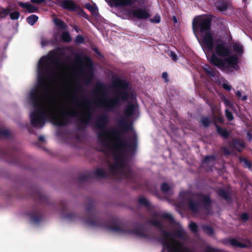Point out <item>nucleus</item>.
I'll return each mask as SVG.
<instances>
[{
	"instance_id": "37",
	"label": "nucleus",
	"mask_w": 252,
	"mask_h": 252,
	"mask_svg": "<svg viewBox=\"0 0 252 252\" xmlns=\"http://www.w3.org/2000/svg\"><path fill=\"white\" fill-rule=\"evenodd\" d=\"M242 161L243 162L245 167H248V168H251V163L247 159H243L242 160Z\"/></svg>"
},
{
	"instance_id": "35",
	"label": "nucleus",
	"mask_w": 252,
	"mask_h": 252,
	"mask_svg": "<svg viewBox=\"0 0 252 252\" xmlns=\"http://www.w3.org/2000/svg\"><path fill=\"white\" fill-rule=\"evenodd\" d=\"M189 226V228H190V230L192 232H196L197 231V226L195 223H194L193 222H191L190 223Z\"/></svg>"
},
{
	"instance_id": "33",
	"label": "nucleus",
	"mask_w": 252,
	"mask_h": 252,
	"mask_svg": "<svg viewBox=\"0 0 252 252\" xmlns=\"http://www.w3.org/2000/svg\"><path fill=\"white\" fill-rule=\"evenodd\" d=\"M175 235L179 238H183L185 236L186 233L182 229H180L175 233Z\"/></svg>"
},
{
	"instance_id": "18",
	"label": "nucleus",
	"mask_w": 252,
	"mask_h": 252,
	"mask_svg": "<svg viewBox=\"0 0 252 252\" xmlns=\"http://www.w3.org/2000/svg\"><path fill=\"white\" fill-rule=\"evenodd\" d=\"M217 127V132L223 137L226 138L229 136V132L225 129L221 128L215 124Z\"/></svg>"
},
{
	"instance_id": "10",
	"label": "nucleus",
	"mask_w": 252,
	"mask_h": 252,
	"mask_svg": "<svg viewBox=\"0 0 252 252\" xmlns=\"http://www.w3.org/2000/svg\"><path fill=\"white\" fill-rule=\"evenodd\" d=\"M131 19H146L150 17V14L145 9L141 8H136L131 12Z\"/></svg>"
},
{
	"instance_id": "44",
	"label": "nucleus",
	"mask_w": 252,
	"mask_h": 252,
	"mask_svg": "<svg viewBox=\"0 0 252 252\" xmlns=\"http://www.w3.org/2000/svg\"><path fill=\"white\" fill-rule=\"evenodd\" d=\"M45 0H31V1L35 4H39L40 3H43Z\"/></svg>"
},
{
	"instance_id": "47",
	"label": "nucleus",
	"mask_w": 252,
	"mask_h": 252,
	"mask_svg": "<svg viewBox=\"0 0 252 252\" xmlns=\"http://www.w3.org/2000/svg\"><path fill=\"white\" fill-rule=\"evenodd\" d=\"M48 43H49L48 41H47L43 38H42L41 41V44L42 46H44L47 45Z\"/></svg>"
},
{
	"instance_id": "12",
	"label": "nucleus",
	"mask_w": 252,
	"mask_h": 252,
	"mask_svg": "<svg viewBox=\"0 0 252 252\" xmlns=\"http://www.w3.org/2000/svg\"><path fill=\"white\" fill-rule=\"evenodd\" d=\"M60 5L64 9L72 11L76 10L79 7L77 3L70 0H61Z\"/></svg>"
},
{
	"instance_id": "16",
	"label": "nucleus",
	"mask_w": 252,
	"mask_h": 252,
	"mask_svg": "<svg viewBox=\"0 0 252 252\" xmlns=\"http://www.w3.org/2000/svg\"><path fill=\"white\" fill-rule=\"evenodd\" d=\"M232 145L239 152L242 151L244 148V144L242 141L234 139L232 141Z\"/></svg>"
},
{
	"instance_id": "60",
	"label": "nucleus",
	"mask_w": 252,
	"mask_h": 252,
	"mask_svg": "<svg viewBox=\"0 0 252 252\" xmlns=\"http://www.w3.org/2000/svg\"><path fill=\"white\" fill-rule=\"evenodd\" d=\"M207 252H213V251H212V250H208V251H207Z\"/></svg>"
},
{
	"instance_id": "39",
	"label": "nucleus",
	"mask_w": 252,
	"mask_h": 252,
	"mask_svg": "<svg viewBox=\"0 0 252 252\" xmlns=\"http://www.w3.org/2000/svg\"><path fill=\"white\" fill-rule=\"evenodd\" d=\"M75 41L77 43H82L84 41V38L81 35H78L76 37Z\"/></svg>"
},
{
	"instance_id": "54",
	"label": "nucleus",
	"mask_w": 252,
	"mask_h": 252,
	"mask_svg": "<svg viewBox=\"0 0 252 252\" xmlns=\"http://www.w3.org/2000/svg\"><path fill=\"white\" fill-rule=\"evenodd\" d=\"M39 141H40L41 142H44L45 140V138L43 136H40L39 137Z\"/></svg>"
},
{
	"instance_id": "26",
	"label": "nucleus",
	"mask_w": 252,
	"mask_h": 252,
	"mask_svg": "<svg viewBox=\"0 0 252 252\" xmlns=\"http://www.w3.org/2000/svg\"><path fill=\"white\" fill-rule=\"evenodd\" d=\"M202 229L204 232L210 236L213 235L214 231L212 228L206 225H203L202 226Z\"/></svg>"
},
{
	"instance_id": "6",
	"label": "nucleus",
	"mask_w": 252,
	"mask_h": 252,
	"mask_svg": "<svg viewBox=\"0 0 252 252\" xmlns=\"http://www.w3.org/2000/svg\"><path fill=\"white\" fill-rule=\"evenodd\" d=\"M160 241L168 252H192L190 249L184 247L182 243L176 240L173 234L166 231L162 232Z\"/></svg>"
},
{
	"instance_id": "27",
	"label": "nucleus",
	"mask_w": 252,
	"mask_h": 252,
	"mask_svg": "<svg viewBox=\"0 0 252 252\" xmlns=\"http://www.w3.org/2000/svg\"><path fill=\"white\" fill-rule=\"evenodd\" d=\"M138 201L140 204H142L146 206H148L150 205L149 201L144 196L140 197L139 198Z\"/></svg>"
},
{
	"instance_id": "56",
	"label": "nucleus",
	"mask_w": 252,
	"mask_h": 252,
	"mask_svg": "<svg viewBox=\"0 0 252 252\" xmlns=\"http://www.w3.org/2000/svg\"><path fill=\"white\" fill-rule=\"evenodd\" d=\"M236 95H237V96L238 97H241V95H242V94H241V92H240V91H237V93H236Z\"/></svg>"
},
{
	"instance_id": "50",
	"label": "nucleus",
	"mask_w": 252,
	"mask_h": 252,
	"mask_svg": "<svg viewBox=\"0 0 252 252\" xmlns=\"http://www.w3.org/2000/svg\"><path fill=\"white\" fill-rule=\"evenodd\" d=\"M247 135L248 139L251 141L252 139V134L251 132H248L247 133Z\"/></svg>"
},
{
	"instance_id": "49",
	"label": "nucleus",
	"mask_w": 252,
	"mask_h": 252,
	"mask_svg": "<svg viewBox=\"0 0 252 252\" xmlns=\"http://www.w3.org/2000/svg\"><path fill=\"white\" fill-rule=\"evenodd\" d=\"M162 77L163 79H164L166 80V81H168V74L166 72H163L162 74Z\"/></svg>"
},
{
	"instance_id": "43",
	"label": "nucleus",
	"mask_w": 252,
	"mask_h": 252,
	"mask_svg": "<svg viewBox=\"0 0 252 252\" xmlns=\"http://www.w3.org/2000/svg\"><path fill=\"white\" fill-rule=\"evenodd\" d=\"M160 17L159 16H155L154 18L151 19V21L156 23H158L160 22Z\"/></svg>"
},
{
	"instance_id": "3",
	"label": "nucleus",
	"mask_w": 252,
	"mask_h": 252,
	"mask_svg": "<svg viewBox=\"0 0 252 252\" xmlns=\"http://www.w3.org/2000/svg\"><path fill=\"white\" fill-rule=\"evenodd\" d=\"M113 87L115 88L113 92L114 96L110 97L101 96L105 94L103 84H96L94 89L96 105L107 111H113L116 107L120 106L121 99L126 100L129 97V88L125 81H115L113 83Z\"/></svg>"
},
{
	"instance_id": "45",
	"label": "nucleus",
	"mask_w": 252,
	"mask_h": 252,
	"mask_svg": "<svg viewBox=\"0 0 252 252\" xmlns=\"http://www.w3.org/2000/svg\"><path fill=\"white\" fill-rule=\"evenodd\" d=\"M133 233L136 235H139V236H142V234H143V232L142 231V230L140 229H138V230H134L133 231Z\"/></svg>"
},
{
	"instance_id": "21",
	"label": "nucleus",
	"mask_w": 252,
	"mask_h": 252,
	"mask_svg": "<svg viewBox=\"0 0 252 252\" xmlns=\"http://www.w3.org/2000/svg\"><path fill=\"white\" fill-rule=\"evenodd\" d=\"M215 157L214 156H207L206 157L203 161V165L205 166L206 164H213L215 161Z\"/></svg>"
},
{
	"instance_id": "53",
	"label": "nucleus",
	"mask_w": 252,
	"mask_h": 252,
	"mask_svg": "<svg viewBox=\"0 0 252 252\" xmlns=\"http://www.w3.org/2000/svg\"><path fill=\"white\" fill-rule=\"evenodd\" d=\"M216 120H217L218 122L221 123L223 121V119L221 117H218L216 118Z\"/></svg>"
},
{
	"instance_id": "38",
	"label": "nucleus",
	"mask_w": 252,
	"mask_h": 252,
	"mask_svg": "<svg viewBox=\"0 0 252 252\" xmlns=\"http://www.w3.org/2000/svg\"><path fill=\"white\" fill-rule=\"evenodd\" d=\"M86 7L90 11H91L93 13H94L96 12V8L94 6L91 5L90 4H86Z\"/></svg>"
},
{
	"instance_id": "46",
	"label": "nucleus",
	"mask_w": 252,
	"mask_h": 252,
	"mask_svg": "<svg viewBox=\"0 0 252 252\" xmlns=\"http://www.w3.org/2000/svg\"><path fill=\"white\" fill-rule=\"evenodd\" d=\"M241 218L243 220H246L248 219V215L247 213H243L241 215Z\"/></svg>"
},
{
	"instance_id": "8",
	"label": "nucleus",
	"mask_w": 252,
	"mask_h": 252,
	"mask_svg": "<svg viewBox=\"0 0 252 252\" xmlns=\"http://www.w3.org/2000/svg\"><path fill=\"white\" fill-rule=\"evenodd\" d=\"M79 61L80 63L77 65L74 66V69L78 71L79 74L84 80L85 84L89 85L92 80L93 77L90 60L88 58L87 59V67L84 70L82 68L80 59H79Z\"/></svg>"
},
{
	"instance_id": "51",
	"label": "nucleus",
	"mask_w": 252,
	"mask_h": 252,
	"mask_svg": "<svg viewBox=\"0 0 252 252\" xmlns=\"http://www.w3.org/2000/svg\"><path fill=\"white\" fill-rule=\"evenodd\" d=\"M224 102H225V103L226 104V105L229 106L230 107L231 106V105H232L231 103L228 99H225L224 100Z\"/></svg>"
},
{
	"instance_id": "30",
	"label": "nucleus",
	"mask_w": 252,
	"mask_h": 252,
	"mask_svg": "<svg viewBox=\"0 0 252 252\" xmlns=\"http://www.w3.org/2000/svg\"><path fill=\"white\" fill-rule=\"evenodd\" d=\"M10 11V9L8 8L3 9L0 12V18H2L5 17L6 15H7Z\"/></svg>"
},
{
	"instance_id": "32",
	"label": "nucleus",
	"mask_w": 252,
	"mask_h": 252,
	"mask_svg": "<svg viewBox=\"0 0 252 252\" xmlns=\"http://www.w3.org/2000/svg\"><path fill=\"white\" fill-rule=\"evenodd\" d=\"M19 16H20V13L18 11H15L13 12H11L10 14V17L12 20H17L19 18Z\"/></svg>"
},
{
	"instance_id": "14",
	"label": "nucleus",
	"mask_w": 252,
	"mask_h": 252,
	"mask_svg": "<svg viewBox=\"0 0 252 252\" xmlns=\"http://www.w3.org/2000/svg\"><path fill=\"white\" fill-rule=\"evenodd\" d=\"M83 223L88 227H94L98 225V220L92 213H90L87 220H83Z\"/></svg>"
},
{
	"instance_id": "48",
	"label": "nucleus",
	"mask_w": 252,
	"mask_h": 252,
	"mask_svg": "<svg viewBox=\"0 0 252 252\" xmlns=\"http://www.w3.org/2000/svg\"><path fill=\"white\" fill-rule=\"evenodd\" d=\"M223 87L224 89L228 91H230L231 90V87L226 84H223Z\"/></svg>"
},
{
	"instance_id": "22",
	"label": "nucleus",
	"mask_w": 252,
	"mask_h": 252,
	"mask_svg": "<svg viewBox=\"0 0 252 252\" xmlns=\"http://www.w3.org/2000/svg\"><path fill=\"white\" fill-rule=\"evenodd\" d=\"M218 194L221 197L227 200L229 198L228 193L225 190L220 189L218 190Z\"/></svg>"
},
{
	"instance_id": "2",
	"label": "nucleus",
	"mask_w": 252,
	"mask_h": 252,
	"mask_svg": "<svg viewBox=\"0 0 252 252\" xmlns=\"http://www.w3.org/2000/svg\"><path fill=\"white\" fill-rule=\"evenodd\" d=\"M108 117L100 116L95 126L99 130L97 133L99 150L112 158L108 160L106 168H98L94 171L98 177H104L111 174L119 179H126L130 177L131 172L125 153V143L120 133L116 130L106 129Z\"/></svg>"
},
{
	"instance_id": "59",
	"label": "nucleus",
	"mask_w": 252,
	"mask_h": 252,
	"mask_svg": "<svg viewBox=\"0 0 252 252\" xmlns=\"http://www.w3.org/2000/svg\"><path fill=\"white\" fill-rule=\"evenodd\" d=\"M74 29L77 32H79V29L77 27L74 26Z\"/></svg>"
},
{
	"instance_id": "15",
	"label": "nucleus",
	"mask_w": 252,
	"mask_h": 252,
	"mask_svg": "<svg viewBox=\"0 0 252 252\" xmlns=\"http://www.w3.org/2000/svg\"><path fill=\"white\" fill-rule=\"evenodd\" d=\"M19 5L22 8H25L27 10L29 13H32L36 12L38 10V8L31 4L22 2H19Z\"/></svg>"
},
{
	"instance_id": "13",
	"label": "nucleus",
	"mask_w": 252,
	"mask_h": 252,
	"mask_svg": "<svg viewBox=\"0 0 252 252\" xmlns=\"http://www.w3.org/2000/svg\"><path fill=\"white\" fill-rule=\"evenodd\" d=\"M230 243L233 247H239L241 248H249L252 247L251 243L248 240H246L244 241L243 243H241L236 239H231L230 240Z\"/></svg>"
},
{
	"instance_id": "24",
	"label": "nucleus",
	"mask_w": 252,
	"mask_h": 252,
	"mask_svg": "<svg viewBox=\"0 0 252 252\" xmlns=\"http://www.w3.org/2000/svg\"><path fill=\"white\" fill-rule=\"evenodd\" d=\"M212 120L208 117H202L200 120V123L204 127H207L211 123Z\"/></svg>"
},
{
	"instance_id": "34",
	"label": "nucleus",
	"mask_w": 252,
	"mask_h": 252,
	"mask_svg": "<svg viewBox=\"0 0 252 252\" xmlns=\"http://www.w3.org/2000/svg\"><path fill=\"white\" fill-rule=\"evenodd\" d=\"M225 116L229 121H232L233 120V116L232 113L228 109H225Z\"/></svg>"
},
{
	"instance_id": "20",
	"label": "nucleus",
	"mask_w": 252,
	"mask_h": 252,
	"mask_svg": "<svg viewBox=\"0 0 252 252\" xmlns=\"http://www.w3.org/2000/svg\"><path fill=\"white\" fill-rule=\"evenodd\" d=\"M38 18L35 15H32L27 18V22L31 25H33L37 21Z\"/></svg>"
},
{
	"instance_id": "41",
	"label": "nucleus",
	"mask_w": 252,
	"mask_h": 252,
	"mask_svg": "<svg viewBox=\"0 0 252 252\" xmlns=\"http://www.w3.org/2000/svg\"><path fill=\"white\" fill-rule=\"evenodd\" d=\"M122 128L125 131L130 130L131 129V126L126 124H124L122 126Z\"/></svg>"
},
{
	"instance_id": "5",
	"label": "nucleus",
	"mask_w": 252,
	"mask_h": 252,
	"mask_svg": "<svg viewBox=\"0 0 252 252\" xmlns=\"http://www.w3.org/2000/svg\"><path fill=\"white\" fill-rule=\"evenodd\" d=\"M211 24V19L203 16L195 17L192 22L194 33L198 31L201 32L203 46L209 50H212L214 47L213 35L210 31Z\"/></svg>"
},
{
	"instance_id": "31",
	"label": "nucleus",
	"mask_w": 252,
	"mask_h": 252,
	"mask_svg": "<svg viewBox=\"0 0 252 252\" xmlns=\"http://www.w3.org/2000/svg\"><path fill=\"white\" fill-rule=\"evenodd\" d=\"M161 190L164 192H167L170 190L171 187L166 183H163L161 186Z\"/></svg>"
},
{
	"instance_id": "57",
	"label": "nucleus",
	"mask_w": 252,
	"mask_h": 252,
	"mask_svg": "<svg viewBox=\"0 0 252 252\" xmlns=\"http://www.w3.org/2000/svg\"><path fill=\"white\" fill-rule=\"evenodd\" d=\"M187 192H185V191H183V192H181V193H180V195H181V196H182V195H183V196H185V195H186V194H187Z\"/></svg>"
},
{
	"instance_id": "40",
	"label": "nucleus",
	"mask_w": 252,
	"mask_h": 252,
	"mask_svg": "<svg viewBox=\"0 0 252 252\" xmlns=\"http://www.w3.org/2000/svg\"><path fill=\"white\" fill-rule=\"evenodd\" d=\"M162 216L164 218L168 219L171 221L173 220L172 216L170 214H163Z\"/></svg>"
},
{
	"instance_id": "42",
	"label": "nucleus",
	"mask_w": 252,
	"mask_h": 252,
	"mask_svg": "<svg viewBox=\"0 0 252 252\" xmlns=\"http://www.w3.org/2000/svg\"><path fill=\"white\" fill-rule=\"evenodd\" d=\"M170 56L173 61H176L177 60L176 54L173 51L170 52Z\"/></svg>"
},
{
	"instance_id": "19",
	"label": "nucleus",
	"mask_w": 252,
	"mask_h": 252,
	"mask_svg": "<svg viewBox=\"0 0 252 252\" xmlns=\"http://www.w3.org/2000/svg\"><path fill=\"white\" fill-rule=\"evenodd\" d=\"M54 22L55 24L58 26V27L63 29H66L67 28L66 25L64 24L63 21L58 18H55L54 19Z\"/></svg>"
},
{
	"instance_id": "9",
	"label": "nucleus",
	"mask_w": 252,
	"mask_h": 252,
	"mask_svg": "<svg viewBox=\"0 0 252 252\" xmlns=\"http://www.w3.org/2000/svg\"><path fill=\"white\" fill-rule=\"evenodd\" d=\"M111 7H121L128 6L136 2L141 3L144 0H105Z\"/></svg>"
},
{
	"instance_id": "52",
	"label": "nucleus",
	"mask_w": 252,
	"mask_h": 252,
	"mask_svg": "<svg viewBox=\"0 0 252 252\" xmlns=\"http://www.w3.org/2000/svg\"><path fill=\"white\" fill-rule=\"evenodd\" d=\"M223 152L226 155L229 154V151L226 148H224L223 149Z\"/></svg>"
},
{
	"instance_id": "25",
	"label": "nucleus",
	"mask_w": 252,
	"mask_h": 252,
	"mask_svg": "<svg viewBox=\"0 0 252 252\" xmlns=\"http://www.w3.org/2000/svg\"><path fill=\"white\" fill-rule=\"evenodd\" d=\"M62 38L63 40L65 42H69L71 41L70 35L67 32H64L62 33Z\"/></svg>"
},
{
	"instance_id": "1",
	"label": "nucleus",
	"mask_w": 252,
	"mask_h": 252,
	"mask_svg": "<svg viewBox=\"0 0 252 252\" xmlns=\"http://www.w3.org/2000/svg\"><path fill=\"white\" fill-rule=\"evenodd\" d=\"M37 74L38 86L30 94L34 108L30 115L32 126L42 128L46 119L55 125L63 126L73 117H78L83 123H89L92 115L91 104L85 98L77 99L71 85L65 86V92L46 95L52 87L65 77L64 67L58 64L56 59L42 57Z\"/></svg>"
},
{
	"instance_id": "61",
	"label": "nucleus",
	"mask_w": 252,
	"mask_h": 252,
	"mask_svg": "<svg viewBox=\"0 0 252 252\" xmlns=\"http://www.w3.org/2000/svg\"><path fill=\"white\" fill-rule=\"evenodd\" d=\"M95 51L96 52L98 53L97 52V50L96 49Z\"/></svg>"
},
{
	"instance_id": "55",
	"label": "nucleus",
	"mask_w": 252,
	"mask_h": 252,
	"mask_svg": "<svg viewBox=\"0 0 252 252\" xmlns=\"http://www.w3.org/2000/svg\"><path fill=\"white\" fill-rule=\"evenodd\" d=\"M108 228L111 231H117L118 229L116 227H109Z\"/></svg>"
},
{
	"instance_id": "36",
	"label": "nucleus",
	"mask_w": 252,
	"mask_h": 252,
	"mask_svg": "<svg viewBox=\"0 0 252 252\" xmlns=\"http://www.w3.org/2000/svg\"><path fill=\"white\" fill-rule=\"evenodd\" d=\"M9 135V131L5 128H0V136H7Z\"/></svg>"
},
{
	"instance_id": "28",
	"label": "nucleus",
	"mask_w": 252,
	"mask_h": 252,
	"mask_svg": "<svg viewBox=\"0 0 252 252\" xmlns=\"http://www.w3.org/2000/svg\"><path fill=\"white\" fill-rule=\"evenodd\" d=\"M151 223L154 226L160 228L161 226L160 221L157 218H153L151 220Z\"/></svg>"
},
{
	"instance_id": "11",
	"label": "nucleus",
	"mask_w": 252,
	"mask_h": 252,
	"mask_svg": "<svg viewBox=\"0 0 252 252\" xmlns=\"http://www.w3.org/2000/svg\"><path fill=\"white\" fill-rule=\"evenodd\" d=\"M138 110V106L135 103L129 102L124 109V114L126 118L135 115Z\"/></svg>"
},
{
	"instance_id": "29",
	"label": "nucleus",
	"mask_w": 252,
	"mask_h": 252,
	"mask_svg": "<svg viewBox=\"0 0 252 252\" xmlns=\"http://www.w3.org/2000/svg\"><path fill=\"white\" fill-rule=\"evenodd\" d=\"M10 11V9L8 8L3 9L0 12V18H2L5 17L6 15H7Z\"/></svg>"
},
{
	"instance_id": "17",
	"label": "nucleus",
	"mask_w": 252,
	"mask_h": 252,
	"mask_svg": "<svg viewBox=\"0 0 252 252\" xmlns=\"http://www.w3.org/2000/svg\"><path fill=\"white\" fill-rule=\"evenodd\" d=\"M234 51L238 55H241L244 51L243 47L240 43H235L233 45Z\"/></svg>"
},
{
	"instance_id": "7",
	"label": "nucleus",
	"mask_w": 252,
	"mask_h": 252,
	"mask_svg": "<svg viewBox=\"0 0 252 252\" xmlns=\"http://www.w3.org/2000/svg\"><path fill=\"white\" fill-rule=\"evenodd\" d=\"M211 205V201L209 196L202 194L195 195L189 200V207L194 213L199 212L202 208L208 210Z\"/></svg>"
},
{
	"instance_id": "58",
	"label": "nucleus",
	"mask_w": 252,
	"mask_h": 252,
	"mask_svg": "<svg viewBox=\"0 0 252 252\" xmlns=\"http://www.w3.org/2000/svg\"><path fill=\"white\" fill-rule=\"evenodd\" d=\"M247 99V95H244L242 97V100H246Z\"/></svg>"
},
{
	"instance_id": "23",
	"label": "nucleus",
	"mask_w": 252,
	"mask_h": 252,
	"mask_svg": "<svg viewBox=\"0 0 252 252\" xmlns=\"http://www.w3.org/2000/svg\"><path fill=\"white\" fill-rule=\"evenodd\" d=\"M204 69L206 73L211 76H214L216 74L215 70L208 65H206Z\"/></svg>"
},
{
	"instance_id": "4",
	"label": "nucleus",
	"mask_w": 252,
	"mask_h": 252,
	"mask_svg": "<svg viewBox=\"0 0 252 252\" xmlns=\"http://www.w3.org/2000/svg\"><path fill=\"white\" fill-rule=\"evenodd\" d=\"M214 50L215 53L208 57V60L219 69L224 70L237 64V58L234 55H231V48L226 42L218 40L215 44Z\"/></svg>"
}]
</instances>
